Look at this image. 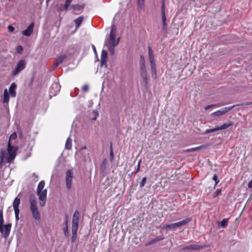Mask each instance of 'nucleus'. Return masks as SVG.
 Returning <instances> with one entry per match:
<instances>
[{
	"mask_svg": "<svg viewBox=\"0 0 252 252\" xmlns=\"http://www.w3.org/2000/svg\"><path fill=\"white\" fill-rule=\"evenodd\" d=\"M78 224L72 223L71 231L72 233H76L78 230Z\"/></svg>",
	"mask_w": 252,
	"mask_h": 252,
	"instance_id": "28",
	"label": "nucleus"
},
{
	"mask_svg": "<svg viewBox=\"0 0 252 252\" xmlns=\"http://www.w3.org/2000/svg\"><path fill=\"white\" fill-rule=\"evenodd\" d=\"M65 147L67 150H70L72 148V140L69 137L66 139Z\"/></svg>",
	"mask_w": 252,
	"mask_h": 252,
	"instance_id": "24",
	"label": "nucleus"
},
{
	"mask_svg": "<svg viewBox=\"0 0 252 252\" xmlns=\"http://www.w3.org/2000/svg\"><path fill=\"white\" fill-rule=\"evenodd\" d=\"M17 87V85L15 83H13L11 84V86L9 87V94L11 97H15L16 95V89Z\"/></svg>",
	"mask_w": 252,
	"mask_h": 252,
	"instance_id": "15",
	"label": "nucleus"
},
{
	"mask_svg": "<svg viewBox=\"0 0 252 252\" xmlns=\"http://www.w3.org/2000/svg\"><path fill=\"white\" fill-rule=\"evenodd\" d=\"M61 86L58 83L55 82L51 86L49 90L50 96H55L57 95L60 91Z\"/></svg>",
	"mask_w": 252,
	"mask_h": 252,
	"instance_id": "11",
	"label": "nucleus"
},
{
	"mask_svg": "<svg viewBox=\"0 0 252 252\" xmlns=\"http://www.w3.org/2000/svg\"><path fill=\"white\" fill-rule=\"evenodd\" d=\"M72 7L74 10H76V9H80V8H81V6L78 4H76L75 5H73Z\"/></svg>",
	"mask_w": 252,
	"mask_h": 252,
	"instance_id": "48",
	"label": "nucleus"
},
{
	"mask_svg": "<svg viewBox=\"0 0 252 252\" xmlns=\"http://www.w3.org/2000/svg\"><path fill=\"white\" fill-rule=\"evenodd\" d=\"M17 148L11 146L9 141L7 146V150H1L0 153V163L7 162L10 163L15 158L16 155Z\"/></svg>",
	"mask_w": 252,
	"mask_h": 252,
	"instance_id": "1",
	"label": "nucleus"
},
{
	"mask_svg": "<svg viewBox=\"0 0 252 252\" xmlns=\"http://www.w3.org/2000/svg\"><path fill=\"white\" fill-rule=\"evenodd\" d=\"M16 137H17V134L15 132H14L13 133L11 134V135L10 136L9 140H10L11 139H16Z\"/></svg>",
	"mask_w": 252,
	"mask_h": 252,
	"instance_id": "39",
	"label": "nucleus"
},
{
	"mask_svg": "<svg viewBox=\"0 0 252 252\" xmlns=\"http://www.w3.org/2000/svg\"><path fill=\"white\" fill-rule=\"evenodd\" d=\"M73 178V172L70 170L66 172L65 183L67 189L69 190L72 187V182Z\"/></svg>",
	"mask_w": 252,
	"mask_h": 252,
	"instance_id": "7",
	"label": "nucleus"
},
{
	"mask_svg": "<svg viewBox=\"0 0 252 252\" xmlns=\"http://www.w3.org/2000/svg\"><path fill=\"white\" fill-rule=\"evenodd\" d=\"M11 228V224L5 225L2 223L1 225H0V232L4 238H6L9 236Z\"/></svg>",
	"mask_w": 252,
	"mask_h": 252,
	"instance_id": "8",
	"label": "nucleus"
},
{
	"mask_svg": "<svg viewBox=\"0 0 252 252\" xmlns=\"http://www.w3.org/2000/svg\"><path fill=\"white\" fill-rule=\"evenodd\" d=\"M45 186V182L44 181H40L37 186V192L38 191L43 190V189Z\"/></svg>",
	"mask_w": 252,
	"mask_h": 252,
	"instance_id": "26",
	"label": "nucleus"
},
{
	"mask_svg": "<svg viewBox=\"0 0 252 252\" xmlns=\"http://www.w3.org/2000/svg\"><path fill=\"white\" fill-rule=\"evenodd\" d=\"M202 247L197 245H190L183 248V251L187 250H198L201 249Z\"/></svg>",
	"mask_w": 252,
	"mask_h": 252,
	"instance_id": "17",
	"label": "nucleus"
},
{
	"mask_svg": "<svg viewBox=\"0 0 252 252\" xmlns=\"http://www.w3.org/2000/svg\"><path fill=\"white\" fill-rule=\"evenodd\" d=\"M113 157H114V155H113V150H112V146H111V152H110V157L112 159L113 158Z\"/></svg>",
	"mask_w": 252,
	"mask_h": 252,
	"instance_id": "50",
	"label": "nucleus"
},
{
	"mask_svg": "<svg viewBox=\"0 0 252 252\" xmlns=\"http://www.w3.org/2000/svg\"><path fill=\"white\" fill-rule=\"evenodd\" d=\"M20 203V199L16 197L13 202V207L14 211L19 210V206Z\"/></svg>",
	"mask_w": 252,
	"mask_h": 252,
	"instance_id": "21",
	"label": "nucleus"
},
{
	"mask_svg": "<svg viewBox=\"0 0 252 252\" xmlns=\"http://www.w3.org/2000/svg\"><path fill=\"white\" fill-rule=\"evenodd\" d=\"M8 31L9 32H12L14 31V28L13 27H12V26H9L8 27Z\"/></svg>",
	"mask_w": 252,
	"mask_h": 252,
	"instance_id": "47",
	"label": "nucleus"
},
{
	"mask_svg": "<svg viewBox=\"0 0 252 252\" xmlns=\"http://www.w3.org/2000/svg\"><path fill=\"white\" fill-rule=\"evenodd\" d=\"M63 231L64 235L68 237L69 233H68V218L66 217L65 221H64V226L63 228Z\"/></svg>",
	"mask_w": 252,
	"mask_h": 252,
	"instance_id": "19",
	"label": "nucleus"
},
{
	"mask_svg": "<svg viewBox=\"0 0 252 252\" xmlns=\"http://www.w3.org/2000/svg\"><path fill=\"white\" fill-rule=\"evenodd\" d=\"M82 89L83 91L86 92L89 90V87L87 85H85L82 87Z\"/></svg>",
	"mask_w": 252,
	"mask_h": 252,
	"instance_id": "40",
	"label": "nucleus"
},
{
	"mask_svg": "<svg viewBox=\"0 0 252 252\" xmlns=\"http://www.w3.org/2000/svg\"><path fill=\"white\" fill-rule=\"evenodd\" d=\"M215 105L214 104H212V105H208V106H206L205 107V110H208L209 109L211 108V107H213V106H215Z\"/></svg>",
	"mask_w": 252,
	"mask_h": 252,
	"instance_id": "49",
	"label": "nucleus"
},
{
	"mask_svg": "<svg viewBox=\"0 0 252 252\" xmlns=\"http://www.w3.org/2000/svg\"><path fill=\"white\" fill-rule=\"evenodd\" d=\"M148 54L151 64L152 76L154 78L156 79L157 77L156 64L155 63L153 51L152 48L150 46L148 47Z\"/></svg>",
	"mask_w": 252,
	"mask_h": 252,
	"instance_id": "5",
	"label": "nucleus"
},
{
	"mask_svg": "<svg viewBox=\"0 0 252 252\" xmlns=\"http://www.w3.org/2000/svg\"><path fill=\"white\" fill-rule=\"evenodd\" d=\"M107 57V51L105 50H102L101 54V60H100L101 66H103L104 65L106 64Z\"/></svg>",
	"mask_w": 252,
	"mask_h": 252,
	"instance_id": "14",
	"label": "nucleus"
},
{
	"mask_svg": "<svg viewBox=\"0 0 252 252\" xmlns=\"http://www.w3.org/2000/svg\"><path fill=\"white\" fill-rule=\"evenodd\" d=\"M220 225L223 228L225 227L228 224V220L227 219H223L220 222H219Z\"/></svg>",
	"mask_w": 252,
	"mask_h": 252,
	"instance_id": "27",
	"label": "nucleus"
},
{
	"mask_svg": "<svg viewBox=\"0 0 252 252\" xmlns=\"http://www.w3.org/2000/svg\"><path fill=\"white\" fill-rule=\"evenodd\" d=\"M161 14H165L164 2H162V6H161Z\"/></svg>",
	"mask_w": 252,
	"mask_h": 252,
	"instance_id": "43",
	"label": "nucleus"
},
{
	"mask_svg": "<svg viewBox=\"0 0 252 252\" xmlns=\"http://www.w3.org/2000/svg\"><path fill=\"white\" fill-rule=\"evenodd\" d=\"M146 182V177L143 178L142 179V181L140 183V187L141 188L145 186Z\"/></svg>",
	"mask_w": 252,
	"mask_h": 252,
	"instance_id": "33",
	"label": "nucleus"
},
{
	"mask_svg": "<svg viewBox=\"0 0 252 252\" xmlns=\"http://www.w3.org/2000/svg\"><path fill=\"white\" fill-rule=\"evenodd\" d=\"M80 213L78 211H75L73 215L72 223L79 224Z\"/></svg>",
	"mask_w": 252,
	"mask_h": 252,
	"instance_id": "16",
	"label": "nucleus"
},
{
	"mask_svg": "<svg viewBox=\"0 0 252 252\" xmlns=\"http://www.w3.org/2000/svg\"><path fill=\"white\" fill-rule=\"evenodd\" d=\"M218 127H216L214 128H212V129H207L205 130V131L204 132V134H207L208 133H211V132H215V131H218Z\"/></svg>",
	"mask_w": 252,
	"mask_h": 252,
	"instance_id": "31",
	"label": "nucleus"
},
{
	"mask_svg": "<svg viewBox=\"0 0 252 252\" xmlns=\"http://www.w3.org/2000/svg\"><path fill=\"white\" fill-rule=\"evenodd\" d=\"M77 236V233H72V237H71V240L73 243L75 242L76 241V238Z\"/></svg>",
	"mask_w": 252,
	"mask_h": 252,
	"instance_id": "38",
	"label": "nucleus"
},
{
	"mask_svg": "<svg viewBox=\"0 0 252 252\" xmlns=\"http://www.w3.org/2000/svg\"><path fill=\"white\" fill-rule=\"evenodd\" d=\"M20 210L17 211H14L15 214V218L17 220H19V214Z\"/></svg>",
	"mask_w": 252,
	"mask_h": 252,
	"instance_id": "42",
	"label": "nucleus"
},
{
	"mask_svg": "<svg viewBox=\"0 0 252 252\" xmlns=\"http://www.w3.org/2000/svg\"><path fill=\"white\" fill-rule=\"evenodd\" d=\"M58 9L60 11L66 10L67 9H64V5H61L58 7Z\"/></svg>",
	"mask_w": 252,
	"mask_h": 252,
	"instance_id": "45",
	"label": "nucleus"
},
{
	"mask_svg": "<svg viewBox=\"0 0 252 252\" xmlns=\"http://www.w3.org/2000/svg\"><path fill=\"white\" fill-rule=\"evenodd\" d=\"M162 16V23L163 25V29H165L166 28V15L165 14H161Z\"/></svg>",
	"mask_w": 252,
	"mask_h": 252,
	"instance_id": "30",
	"label": "nucleus"
},
{
	"mask_svg": "<svg viewBox=\"0 0 252 252\" xmlns=\"http://www.w3.org/2000/svg\"><path fill=\"white\" fill-rule=\"evenodd\" d=\"M92 48H93V51H94V53L95 54H96V50L95 46L94 45H92Z\"/></svg>",
	"mask_w": 252,
	"mask_h": 252,
	"instance_id": "51",
	"label": "nucleus"
},
{
	"mask_svg": "<svg viewBox=\"0 0 252 252\" xmlns=\"http://www.w3.org/2000/svg\"><path fill=\"white\" fill-rule=\"evenodd\" d=\"M30 209L32 213L33 218L39 220L40 219V216L36 205V200L34 196L31 195L30 197Z\"/></svg>",
	"mask_w": 252,
	"mask_h": 252,
	"instance_id": "3",
	"label": "nucleus"
},
{
	"mask_svg": "<svg viewBox=\"0 0 252 252\" xmlns=\"http://www.w3.org/2000/svg\"><path fill=\"white\" fill-rule=\"evenodd\" d=\"M3 223V213L2 211L0 210V225Z\"/></svg>",
	"mask_w": 252,
	"mask_h": 252,
	"instance_id": "35",
	"label": "nucleus"
},
{
	"mask_svg": "<svg viewBox=\"0 0 252 252\" xmlns=\"http://www.w3.org/2000/svg\"><path fill=\"white\" fill-rule=\"evenodd\" d=\"M65 58V55H62L60 56H59L57 59L56 65H58L59 64H61L62 63H63V62Z\"/></svg>",
	"mask_w": 252,
	"mask_h": 252,
	"instance_id": "25",
	"label": "nucleus"
},
{
	"mask_svg": "<svg viewBox=\"0 0 252 252\" xmlns=\"http://www.w3.org/2000/svg\"><path fill=\"white\" fill-rule=\"evenodd\" d=\"M203 147V146H200L196 147H195V148H190V149H187L186 150V151L188 152H194V151H196L197 150H198L199 149H202Z\"/></svg>",
	"mask_w": 252,
	"mask_h": 252,
	"instance_id": "29",
	"label": "nucleus"
},
{
	"mask_svg": "<svg viewBox=\"0 0 252 252\" xmlns=\"http://www.w3.org/2000/svg\"><path fill=\"white\" fill-rule=\"evenodd\" d=\"M84 19L83 16H80L77 19L74 20V23L76 26V28L78 29L81 25L83 20Z\"/></svg>",
	"mask_w": 252,
	"mask_h": 252,
	"instance_id": "22",
	"label": "nucleus"
},
{
	"mask_svg": "<svg viewBox=\"0 0 252 252\" xmlns=\"http://www.w3.org/2000/svg\"><path fill=\"white\" fill-rule=\"evenodd\" d=\"M32 177H33V180L35 182H36L38 181V176L35 173L32 174Z\"/></svg>",
	"mask_w": 252,
	"mask_h": 252,
	"instance_id": "46",
	"label": "nucleus"
},
{
	"mask_svg": "<svg viewBox=\"0 0 252 252\" xmlns=\"http://www.w3.org/2000/svg\"><path fill=\"white\" fill-rule=\"evenodd\" d=\"M39 199V204L41 206H44L47 197V190L46 189L42 191L37 192Z\"/></svg>",
	"mask_w": 252,
	"mask_h": 252,
	"instance_id": "10",
	"label": "nucleus"
},
{
	"mask_svg": "<svg viewBox=\"0 0 252 252\" xmlns=\"http://www.w3.org/2000/svg\"><path fill=\"white\" fill-rule=\"evenodd\" d=\"M23 50V47L21 46H18L16 49L17 52L18 53H21L22 52Z\"/></svg>",
	"mask_w": 252,
	"mask_h": 252,
	"instance_id": "41",
	"label": "nucleus"
},
{
	"mask_svg": "<svg viewBox=\"0 0 252 252\" xmlns=\"http://www.w3.org/2000/svg\"><path fill=\"white\" fill-rule=\"evenodd\" d=\"M137 3L138 6L142 8L144 6L145 0H138Z\"/></svg>",
	"mask_w": 252,
	"mask_h": 252,
	"instance_id": "32",
	"label": "nucleus"
},
{
	"mask_svg": "<svg viewBox=\"0 0 252 252\" xmlns=\"http://www.w3.org/2000/svg\"><path fill=\"white\" fill-rule=\"evenodd\" d=\"M213 180L215 182V185H217L219 182V180H218V176L216 174L214 175Z\"/></svg>",
	"mask_w": 252,
	"mask_h": 252,
	"instance_id": "36",
	"label": "nucleus"
},
{
	"mask_svg": "<svg viewBox=\"0 0 252 252\" xmlns=\"http://www.w3.org/2000/svg\"><path fill=\"white\" fill-rule=\"evenodd\" d=\"M141 162V159H140L138 162V164H137V169L136 170V171L134 172V174H136V173H137L139 170H140V163Z\"/></svg>",
	"mask_w": 252,
	"mask_h": 252,
	"instance_id": "37",
	"label": "nucleus"
},
{
	"mask_svg": "<svg viewBox=\"0 0 252 252\" xmlns=\"http://www.w3.org/2000/svg\"><path fill=\"white\" fill-rule=\"evenodd\" d=\"M163 238H158V237L155 238L151 240V241H149L148 242H147L146 244V246H150L154 243H155L158 242L160 240H163Z\"/></svg>",
	"mask_w": 252,
	"mask_h": 252,
	"instance_id": "23",
	"label": "nucleus"
},
{
	"mask_svg": "<svg viewBox=\"0 0 252 252\" xmlns=\"http://www.w3.org/2000/svg\"><path fill=\"white\" fill-rule=\"evenodd\" d=\"M25 67H26L25 61L23 60H20L18 62L14 70L12 71V75L13 76H17L21 71H22L23 70H24L25 68Z\"/></svg>",
	"mask_w": 252,
	"mask_h": 252,
	"instance_id": "6",
	"label": "nucleus"
},
{
	"mask_svg": "<svg viewBox=\"0 0 252 252\" xmlns=\"http://www.w3.org/2000/svg\"><path fill=\"white\" fill-rule=\"evenodd\" d=\"M116 29L114 27H112L110 33V39L109 41L108 49L111 54L113 55L115 52V47L117 46L119 42V39H116Z\"/></svg>",
	"mask_w": 252,
	"mask_h": 252,
	"instance_id": "2",
	"label": "nucleus"
},
{
	"mask_svg": "<svg viewBox=\"0 0 252 252\" xmlns=\"http://www.w3.org/2000/svg\"><path fill=\"white\" fill-rule=\"evenodd\" d=\"M34 25V23H32L26 30L22 32L23 34L26 36H30L33 32Z\"/></svg>",
	"mask_w": 252,
	"mask_h": 252,
	"instance_id": "13",
	"label": "nucleus"
},
{
	"mask_svg": "<svg viewBox=\"0 0 252 252\" xmlns=\"http://www.w3.org/2000/svg\"><path fill=\"white\" fill-rule=\"evenodd\" d=\"M233 125V123L231 121H229L228 122H227L226 123H224L220 126H217L218 130H224L230 127Z\"/></svg>",
	"mask_w": 252,
	"mask_h": 252,
	"instance_id": "18",
	"label": "nucleus"
},
{
	"mask_svg": "<svg viewBox=\"0 0 252 252\" xmlns=\"http://www.w3.org/2000/svg\"><path fill=\"white\" fill-rule=\"evenodd\" d=\"M141 76L142 79L146 84H147L148 82V76L147 75L146 68L144 62H143V64L141 66Z\"/></svg>",
	"mask_w": 252,
	"mask_h": 252,
	"instance_id": "12",
	"label": "nucleus"
},
{
	"mask_svg": "<svg viewBox=\"0 0 252 252\" xmlns=\"http://www.w3.org/2000/svg\"><path fill=\"white\" fill-rule=\"evenodd\" d=\"M9 100V95L7 92V89H5L3 91V103H7Z\"/></svg>",
	"mask_w": 252,
	"mask_h": 252,
	"instance_id": "20",
	"label": "nucleus"
},
{
	"mask_svg": "<svg viewBox=\"0 0 252 252\" xmlns=\"http://www.w3.org/2000/svg\"><path fill=\"white\" fill-rule=\"evenodd\" d=\"M72 0H66L65 4L64 5V9L68 8Z\"/></svg>",
	"mask_w": 252,
	"mask_h": 252,
	"instance_id": "34",
	"label": "nucleus"
},
{
	"mask_svg": "<svg viewBox=\"0 0 252 252\" xmlns=\"http://www.w3.org/2000/svg\"><path fill=\"white\" fill-rule=\"evenodd\" d=\"M190 219H186L184 220L180 221L177 222L173 223L172 224H167L164 225L160 226L159 228L161 229H170L171 230H174L176 229L177 228L181 226L185 225L186 224L190 222Z\"/></svg>",
	"mask_w": 252,
	"mask_h": 252,
	"instance_id": "4",
	"label": "nucleus"
},
{
	"mask_svg": "<svg viewBox=\"0 0 252 252\" xmlns=\"http://www.w3.org/2000/svg\"><path fill=\"white\" fill-rule=\"evenodd\" d=\"M94 113L95 114V116H94V117L92 118V119L93 120H95L96 119V118L98 116V112L97 111H94Z\"/></svg>",
	"mask_w": 252,
	"mask_h": 252,
	"instance_id": "44",
	"label": "nucleus"
},
{
	"mask_svg": "<svg viewBox=\"0 0 252 252\" xmlns=\"http://www.w3.org/2000/svg\"><path fill=\"white\" fill-rule=\"evenodd\" d=\"M234 105L229 106V107H225L222 108L220 110H218L216 112H214L211 114V115L213 116H220L224 115L228 111L232 110L234 107Z\"/></svg>",
	"mask_w": 252,
	"mask_h": 252,
	"instance_id": "9",
	"label": "nucleus"
}]
</instances>
